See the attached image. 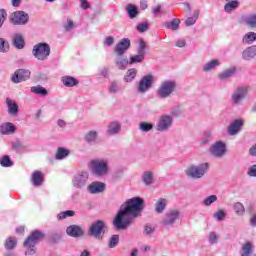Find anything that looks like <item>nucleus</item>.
I'll return each mask as SVG.
<instances>
[{
	"label": "nucleus",
	"mask_w": 256,
	"mask_h": 256,
	"mask_svg": "<svg viewBox=\"0 0 256 256\" xmlns=\"http://www.w3.org/2000/svg\"><path fill=\"white\" fill-rule=\"evenodd\" d=\"M131 46V42L129 38H123L120 42L115 46L114 52L117 56H124V54L129 50Z\"/></svg>",
	"instance_id": "obj_14"
},
{
	"label": "nucleus",
	"mask_w": 256,
	"mask_h": 256,
	"mask_svg": "<svg viewBox=\"0 0 256 256\" xmlns=\"http://www.w3.org/2000/svg\"><path fill=\"white\" fill-rule=\"evenodd\" d=\"M249 153H250V155L256 156V144L252 145V147H250Z\"/></svg>",
	"instance_id": "obj_64"
},
{
	"label": "nucleus",
	"mask_w": 256,
	"mask_h": 256,
	"mask_svg": "<svg viewBox=\"0 0 256 256\" xmlns=\"http://www.w3.org/2000/svg\"><path fill=\"white\" fill-rule=\"evenodd\" d=\"M142 181L145 185H153L154 179V172L153 171H144L142 175Z\"/></svg>",
	"instance_id": "obj_27"
},
{
	"label": "nucleus",
	"mask_w": 256,
	"mask_h": 256,
	"mask_svg": "<svg viewBox=\"0 0 256 256\" xmlns=\"http://www.w3.org/2000/svg\"><path fill=\"white\" fill-rule=\"evenodd\" d=\"M10 50V44L5 38H0V52L6 53Z\"/></svg>",
	"instance_id": "obj_45"
},
{
	"label": "nucleus",
	"mask_w": 256,
	"mask_h": 256,
	"mask_svg": "<svg viewBox=\"0 0 256 256\" xmlns=\"http://www.w3.org/2000/svg\"><path fill=\"white\" fill-rule=\"evenodd\" d=\"M70 155L69 149H66L65 147H58L57 153H56V159L61 160L65 159Z\"/></svg>",
	"instance_id": "obj_33"
},
{
	"label": "nucleus",
	"mask_w": 256,
	"mask_h": 256,
	"mask_svg": "<svg viewBox=\"0 0 256 256\" xmlns=\"http://www.w3.org/2000/svg\"><path fill=\"white\" fill-rule=\"evenodd\" d=\"M31 91L38 95H48V91L43 85H34L31 87Z\"/></svg>",
	"instance_id": "obj_39"
},
{
	"label": "nucleus",
	"mask_w": 256,
	"mask_h": 256,
	"mask_svg": "<svg viewBox=\"0 0 256 256\" xmlns=\"http://www.w3.org/2000/svg\"><path fill=\"white\" fill-rule=\"evenodd\" d=\"M137 75V70L135 68H131L130 70L127 71L124 80L125 81H133Z\"/></svg>",
	"instance_id": "obj_46"
},
{
	"label": "nucleus",
	"mask_w": 256,
	"mask_h": 256,
	"mask_svg": "<svg viewBox=\"0 0 256 256\" xmlns=\"http://www.w3.org/2000/svg\"><path fill=\"white\" fill-rule=\"evenodd\" d=\"M103 228H105L104 220H96V222H93L90 226L89 233L95 238H101Z\"/></svg>",
	"instance_id": "obj_13"
},
{
	"label": "nucleus",
	"mask_w": 256,
	"mask_h": 256,
	"mask_svg": "<svg viewBox=\"0 0 256 256\" xmlns=\"http://www.w3.org/2000/svg\"><path fill=\"white\" fill-rule=\"evenodd\" d=\"M32 54L34 58L43 62L45 60H48L51 54V48L49 44H46L45 42H40L33 47Z\"/></svg>",
	"instance_id": "obj_4"
},
{
	"label": "nucleus",
	"mask_w": 256,
	"mask_h": 256,
	"mask_svg": "<svg viewBox=\"0 0 256 256\" xmlns=\"http://www.w3.org/2000/svg\"><path fill=\"white\" fill-rule=\"evenodd\" d=\"M243 125H244L243 119H235L234 121H232V123H230L227 129L229 135H237V133L241 131Z\"/></svg>",
	"instance_id": "obj_18"
},
{
	"label": "nucleus",
	"mask_w": 256,
	"mask_h": 256,
	"mask_svg": "<svg viewBox=\"0 0 256 256\" xmlns=\"http://www.w3.org/2000/svg\"><path fill=\"white\" fill-rule=\"evenodd\" d=\"M97 135H98L97 131H89L85 135V140L87 141V143L93 144L96 142Z\"/></svg>",
	"instance_id": "obj_41"
},
{
	"label": "nucleus",
	"mask_w": 256,
	"mask_h": 256,
	"mask_svg": "<svg viewBox=\"0 0 256 256\" xmlns=\"http://www.w3.org/2000/svg\"><path fill=\"white\" fill-rule=\"evenodd\" d=\"M13 45L18 50H22L24 48L25 41H24V38H23L22 34H14V36H13Z\"/></svg>",
	"instance_id": "obj_26"
},
{
	"label": "nucleus",
	"mask_w": 256,
	"mask_h": 256,
	"mask_svg": "<svg viewBox=\"0 0 256 256\" xmlns=\"http://www.w3.org/2000/svg\"><path fill=\"white\" fill-rule=\"evenodd\" d=\"M210 153L214 157H224L227 153V145L224 143V141H216L215 143H212L210 147Z\"/></svg>",
	"instance_id": "obj_9"
},
{
	"label": "nucleus",
	"mask_w": 256,
	"mask_h": 256,
	"mask_svg": "<svg viewBox=\"0 0 256 256\" xmlns=\"http://www.w3.org/2000/svg\"><path fill=\"white\" fill-rule=\"evenodd\" d=\"M126 10L128 13L129 18H136L139 14V10L135 4H128L126 6Z\"/></svg>",
	"instance_id": "obj_30"
},
{
	"label": "nucleus",
	"mask_w": 256,
	"mask_h": 256,
	"mask_svg": "<svg viewBox=\"0 0 256 256\" xmlns=\"http://www.w3.org/2000/svg\"><path fill=\"white\" fill-rule=\"evenodd\" d=\"M167 199H158L155 205V211L156 213H163L167 207Z\"/></svg>",
	"instance_id": "obj_29"
},
{
	"label": "nucleus",
	"mask_w": 256,
	"mask_h": 256,
	"mask_svg": "<svg viewBox=\"0 0 256 256\" xmlns=\"http://www.w3.org/2000/svg\"><path fill=\"white\" fill-rule=\"evenodd\" d=\"M31 75L30 70H16L11 76L13 83H20L21 81H27Z\"/></svg>",
	"instance_id": "obj_16"
},
{
	"label": "nucleus",
	"mask_w": 256,
	"mask_h": 256,
	"mask_svg": "<svg viewBox=\"0 0 256 256\" xmlns=\"http://www.w3.org/2000/svg\"><path fill=\"white\" fill-rule=\"evenodd\" d=\"M105 189H106L105 183H101L100 181H94L93 183L88 185V191L91 194L103 193Z\"/></svg>",
	"instance_id": "obj_19"
},
{
	"label": "nucleus",
	"mask_w": 256,
	"mask_h": 256,
	"mask_svg": "<svg viewBox=\"0 0 256 256\" xmlns=\"http://www.w3.org/2000/svg\"><path fill=\"white\" fill-rule=\"evenodd\" d=\"M239 7V1L238 0H230V2H227L224 6L225 12H233Z\"/></svg>",
	"instance_id": "obj_34"
},
{
	"label": "nucleus",
	"mask_w": 256,
	"mask_h": 256,
	"mask_svg": "<svg viewBox=\"0 0 256 256\" xmlns=\"http://www.w3.org/2000/svg\"><path fill=\"white\" fill-rule=\"evenodd\" d=\"M15 131L16 125H14V123H11L10 121H7L0 125V133L2 135H11L12 133H15Z\"/></svg>",
	"instance_id": "obj_21"
},
{
	"label": "nucleus",
	"mask_w": 256,
	"mask_h": 256,
	"mask_svg": "<svg viewBox=\"0 0 256 256\" xmlns=\"http://www.w3.org/2000/svg\"><path fill=\"white\" fill-rule=\"evenodd\" d=\"M256 41V32H248L245 34L244 38H242V42L244 44H253Z\"/></svg>",
	"instance_id": "obj_37"
},
{
	"label": "nucleus",
	"mask_w": 256,
	"mask_h": 256,
	"mask_svg": "<svg viewBox=\"0 0 256 256\" xmlns=\"http://www.w3.org/2000/svg\"><path fill=\"white\" fill-rule=\"evenodd\" d=\"M75 210H63L57 214V219H67V217H74Z\"/></svg>",
	"instance_id": "obj_44"
},
{
	"label": "nucleus",
	"mask_w": 256,
	"mask_h": 256,
	"mask_svg": "<svg viewBox=\"0 0 256 256\" xmlns=\"http://www.w3.org/2000/svg\"><path fill=\"white\" fill-rule=\"evenodd\" d=\"M129 63V60H127V58H123V56H117L115 59V64L118 69H126Z\"/></svg>",
	"instance_id": "obj_31"
},
{
	"label": "nucleus",
	"mask_w": 256,
	"mask_h": 256,
	"mask_svg": "<svg viewBox=\"0 0 256 256\" xmlns=\"http://www.w3.org/2000/svg\"><path fill=\"white\" fill-rule=\"evenodd\" d=\"M119 131H121V123L119 121H111V123L108 124L107 132L110 135H115L119 133Z\"/></svg>",
	"instance_id": "obj_25"
},
{
	"label": "nucleus",
	"mask_w": 256,
	"mask_h": 256,
	"mask_svg": "<svg viewBox=\"0 0 256 256\" xmlns=\"http://www.w3.org/2000/svg\"><path fill=\"white\" fill-rule=\"evenodd\" d=\"M42 238H44V233L41 232V230H34L24 242V246L27 248L26 254H35V246L39 240H42Z\"/></svg>",
	"instance_id": "obj_2"
},
{
	"label": "nucleus",
	"mask_w": 256,
	"mask_h": 256,
	"mask_svg": "<svg viewBox=\"0 0 256 256\" xmlns=\"http://www.w3.org/2000/svg\"><path fill=\"white\" fill-rule=\"evenodd\" d=\"M255 250V244L251 240L244 242L240 248V256H252Z\"/></svg>",
	"instance_id": "obj_17"
},
{
	"label": "nucleus",
	"mask_w": 256,
	"mask_h": 256,
	"mask_svg": "<svg viewBox=\"0 0 256 256\" xmlns=\"http://www.w3.org/2000/svg\"><path fill=\"white\" fill-rule=\"evenodd\" d=\"M139 63H141L140 55H139V52H137L136 56H131V58L129 60V64H139Z\"/></svg>",
	"instance_id": "obj_59"
},
{
	"label": "nucleus",
	"mask_w": 256,
	"mask_h": 256,
	"mask_svg": "<svg viewBox=\"0 0 256 256\" xmlns=\"http://www.w3.org/2000/svg\"><path fill=\"white\" fill-rule=\"evenodd\" d=\"M154 125L153 123H147L145 121H143L142 123H140V129L141 131H145V132H148V131H151V129H153Z\"/></svg>",
	"instance_id": "obj_54"
},
{
	"label": "nucleus",
	"mask_w": 256,
	"mask_h": 256,
	"mask_svg": "<svg viewBox=\"0 0 256 256\" xmlns=\"http://www.w3.org/2000/svg\"><path fill=\"white\" fill-rule=\"evenodd\" d=\"M7 16L8 14L6 10H0V28H2L3 24L5 23Z\"/></svg>",
	"instance_id": "obj_56"
},
{
	"label": "nucleus",
	"mask_w": 256,
	"mask_h": 256,
	"mask_svg": "<svg viewBox=\"0 0 256 256\" xmlns=\"http://www.w3.org/2000/svg\"><path fill=\"white\" fill-rule=\"evenodd\" d=\"M198 17H199V11L195 10L194 16H191L190 18H187L186 26H193V24L196 23V20H197Z\"/></svg>",
	"instance_id": "obj_50"
},
{
	"label": "nucleus",
	"mask_w": 256,
	"mask_h": 256,
	"mask_svg": "<svg viewBox=\"0 0 256 256\" xmlns=\"http://www.w3.org/2000/svg\"><path fill=\"white\" fill-rule=\"evenodd\" d=\"M227 217V212L224 209H219L213 214V219L221 223V221H225Z\"/></svg>",
	"instance_id": "obj_32"
},
{
	"label": "nucleus",
	"mask_w": 256,
	"mask_h": 256,
	"mask_svg": "<svg viewBox=\"0 0 256 256\" xmlns=\"http://www.w3.org/2000/svg\"><path fill=\"white\" fill-rule=\"evenodd\" d=\"M137 30L138 32H147V30H149L148 22H142L141 24H138Z\"/></svg>",
	"instance_id": "obj_55"
},
{
	"label": "nucleus",
	"mask_w": 256,
	"mask_h": 256,
	"mask_svg": "<svg viewBox=\"0 0 256 256\" xmlns=\"http://www.w3.org/2000/svg\"><path fill=\"white\" fill-rule=\"evenodd\" d=\"M247 175H249V177H256V165L248 167Z\"/></svg>",
	"instance_id": "obj_57"
},
{
	"label": "nucleus",
	"mask_w": 256,
	"mask_h": 256,
	"mask_svg": "<svg viewBox=\"0 0 256 256\" xmlns=\"http://www.w3.org/2000/svg\"><path fill=\"white\" fill-rule=\"evenodd\" d=\"M209 171V163H201V165H191L186 170L187 177L192 179H201Z\"/></svg>",
	"instance_id": "obj_7"
},
{
	"label": "nucleus",
	"mask_w": 256,
	"mask_h": 256,
	"mask_svg": "<svg viewBox=\"0 0 256 256\" xmlns=\"http://www.w3.org/2000/svg\"><path fill=\"white\" fill-rule=\"evenodd\" d=\"M256 56V46H250L249 48H246L244 50L242 57L244 60H252V58H255Z\"/></svg>",
	"instance_id": "obj_28"
},
{
	"label": "nucleus",
	"mask_w": 256,
	"mask_h": 256,
	"mask_svg": "<svg viewBox=\"0 0 256 256\" xmlns=\"http://www.w3.org/2000/svg\"><path fill=\"white\" fill-rule=\"evenodd\" d=\"M108 89L110 93H118V91H120V85L117 83V81H111Z\"/></svg>",
	"instance_id": "obj_53"
},
{
	"label": "nucleus",
	"mask_w": 256,
	"mask_h": 256,
	"mask_svg": "<svg viewBox=\"0 0 256 256\" xmlns=\"http://www.w3.org/2000/svg\"><path fill=\"white\" fill-rule=\"evenodd\" d=\"M144 209V201L141 197H133L128 199L123 205H121L116 216L113 219L114 227L117 230H124L134 219H137L141 215V211Z\"/></svg>",
	"instance_id": "obj_1"
},
{
	"label": "nucleus",
	"mask_w": 256,
	"mask_h": 256,
	"mask_svg": "<svg viewBox=\"0 0 256 256\" xmlns=\"http://www.w3.org/2000/svg\"><path fill=\"white\" fill-rule=\"evenodd\" d=\"M233 209H234L236 215H239V217H243V215H245L246 209H245L243 203H234Z\"/></svg>",
	"instance_id": "obj_40"
},
{
	"label": "nucleus",
	"mask_w": 256,
	"mask_h": 256,
	"mask_svg": "<svg viewBox=\"0 0 256 256\" xmlns=\"http://www.w3.org/2000/svg\"><path fill=\"white\" fill-rule=\"evenodd\" d=\"M6 104L8 107V113L10 115H18L19 105H18L17 101H15L14 99H11V97H7Z\"/></svg>",
	"instance_id": "obj_22"
},
{
	"label": "nucleus",
	"mask_w": 256,
	"mask_h": 256,
	"mask_svg": "<svg viewBox=\"0 0 256 256\" xmlns=\"http://www.w3.org/2000/svg\"><path fill=\"white\" fill-rule=\"evenodd\" d=\"M246 25L250 28H256V14H250L245 18Z\"/></svg>",
	"instance_id": "obj_42"
},
{
	"label": "nucleus",
	"mask_w": 256,
	"mask_h": 256,
	"mask_svg": "<svg viewBox=\"0 0 256 256\" xmlns=\"http://www.w3.org/2000/svg\"><path fill=\"white\" fill-rule=\"evenodd\" d=\"M118 243H119V234H113L109 239L108 246L110 248H115V246H117Z\"/></svg>",
	"instance_id": "obj_49"
},
{
	"label": "nucleus",
	"mask_w": 256,
	"mask_h": 256,
	"mask_svg": "<svg viewBox=\"0 0 256 256\" xmlns=\"http://www.w3.org/2000/svg\"><path fill=\"white\" fill-rule=\"evenodd\" d=\"M62 81L67 87H73L79 83V81L76 80V78H73V76H63Z\"/></svg>",
	"instance_id": "obj_36"
},
{
	"label": "nucleus",
	"mask_w": 256,
	"mask_h": 256,
	"mask_svg": "<svg viewBox=\"0 0 256 256\" xmlns=\"http://www.w3.org/2000/svg\"><path fill=\"white\" fill-rule=\"evenodd\" d=\"M176 87L177 83L174 80L162 81L157 89V96L160 97V99H166L167 97H170V95H172Z\"/></svg>",
	"instance_id": "obj_3"
},
{
	"label": "nucleus",
	"mask_w": 256,
	"mask_h": 256,
	"mask_svg": "<svg viewBox=\"0 0 256 256\" xmlns=\"http://www.w3.org/2000/svg\"><path fill=\"white\" fill-rule=\"evenodd\" d=\"M217 202V195H210L209 197H206V199L203 200V205L206 207H210L213 205V203Z\"/></svg>",
	"instance_id": "obj_47"
},
{
	"label": "nucleus",
	"mask_w": 256,
	"mask_h": 256,
	"mask_svg": "<svg viewBox=\"0 0 256 256\" xmlns=\"http://www.w3.org/2000/svg\"><path fill=\"white\" fill-rule=\"evenodd\" d=\"M90 167L92 173L97 177H103L107 175L109 171L108 161H105V159H94L91 161Z\"/></svg>",
	"instance_id": "obj_6"
},
{
	"label": "nucleus",
	"mask_w": 256,
	"mask_h": 256,
	"mask_svg": "<svg viewBox=\"0 0 256 256\" xmlns=\"http://www.w3.org/2000/svg\"><path fill=\"white\" fill-rule=\"evenodd\" d=\"M181 212L180 210H168V212L165 213V216L162 220V225L165 226H171L180 219Z\"/></svg>",
	"instance_id": "obj_12"
},
{
	"label": "nucleus",
	"mask_w": 256,
	"mask_h": 256,
	"mask_svg": "<svg viewBox=\"0 0 256 256\" xmlns=\"http://www.w3.org/2000/svg\"><path fill=\"white\" fill-rule=\"evenodd\" d=\"M236 73V68H228V70H224V72H221L219 74L220 79H229V77H232Z\"/></svg>",
	"instance_id": "obj_43"
},
{
	"label": "nucleus",
	"mask_w": 256,
	"mask_h": 256,
	"mask_svg": "<svg viewBox=\"0 0 256 256\" xmlns=\"http://www.w3.org/2000/svg\"><path fill=\"white\" fill-rule=\"evenodd\" d=\"M173 125L172 115H160L156 129L157 131H168Z\"/></svg>",
	"instance_id": "obj_10"
},
{
	"label": "nucleus",
	"mask_w": 256,
	"mask_h": 256,
	"mask_svg": "<svg viewBox=\"0 0 256 256\" xmlns=\"http://www.w3.org/2000/svg\"><path fill=\"white\" fill-rule=\"evenodd\" d=\"M147 48H148L147 42H145V40H143V38H140L139 45L137 48L140 63L143 62V60H145V56L147 54Z\"/></svg>",
	"instance_id": "obj_23"
},
{
	"label": "nucleus",
	"mask_w": 256,
	"mask_h": 256,
	"mask_svg": "<svg viewBox=\"0 0 256 256\" xmlns=\"http://www.w3.org/2000/svg\"><path fill=\"white\" fill-rule=\"evenodd\" d=\"M81 7L84 10H87L88 8H90V4H89V2H87V0H81Z\"/></svg>",
	"instance_id": "obj_62"
},
{
	"label": "nucleus",
	"mask_w": 256,
	"mask_h": 256,
	"mask_svg": "<svg viewBox=\"0 0 256 256\" xmlns=\"http://www.w3.org/2000/svg\"><path fill=\"white\" fill-rule=\"evenodd\" d=\"M31 181L34 187H40L44 183L43 173L41 171H34V173H32Z\"/></svg>",
	"instance_id": "obj_24"
},
{
	"label": "nucleus",
	"mask_w": 256,
	"mask_h": 256,
	"mask_svg": "<svg viewBox=\"0 0 256 256\" xmlns=\"http://www.w3.org/2000/svg\"><path fill=\"white\" fill-rule=\"evenodd\" d=\"M108 73V68H102V70H100V75H103V77H107Z\"/></svg>",
	"instance_id": "obj_63"
},
{
	"label": "nucleus",
	"mask_w": 256,
	"mask_h": 256,
	"mask_svg": "<svg viewBox=\"0 0 256 256\" xmlns=\"http://www.w3.org/2000/svg\"><path fill=\"white\" fill-rule=\"evenodd\" d=\"M249 93L248 85H239L232 91L230 102L232 105H241Z\"/></svg>",
	"instance_id": "obj_5"
},
{
	"label": "nucleus",
	"mask_w": 256,
	"mask_h": 256,
	"mask_svg": "<svg viewBox=\"0 0 256 256\" xmlns=\"http://www.w3.org/2000/svg\"><path fill=\"white\" fill-rule=\"evenodd\" d=\"M153 83H154V76H151V74H148V76H143L141 78L138 85L136 86V89L138 93H146V91H149V89L152 87Z\"/></svg>",
	"instance_id": "obj_11"
},
{
	"label": "nucleus",
	"mask_w": 256,
	"mask_h": 256,
	"mask_svg": "<svg viewBox=\"0 0 256 256\" xmlns=\"http://www.w3.org/2000/svg\"><path fill=\"white\" fill-rule=\"evenodd\" d=\"M114 42H115V38L113 36H107L104 40V45L113 46Z\"/></svg>",
	"instance_id": "obj_58"
},
{
	"label": "nucleus",
	"mask_w": 256,
	"mask_h": 256,
	"mask_svg": "<svg viewBox=\"0 0 256 256\" xmlns=\"http://www.w3.org/2000/svg\"><path fill=\"white\" fill-rule=\"evenodd\" d=\"M10 21L15 26H23L29 22V14L23 11L13 12L10 16Z\"/></svg>",
	"instance_id": "obj_8"
},
{
	"label": "nucleus",
	"mask_w": 256,
	"mask_h": 256,
	"mask_svg": "<svg viewBox=\"0 0 256 256\" xmlns=\"http://www.w3.org/2000/svg\"><path fill=\"white\" fill-rule=\"evenodd\" d=\"M88 179L89 173H87V171H83L82 173H78L77 175H75L73 179V185L78 189H82L83 187H85Z\"/></svg>",
	"instance_id": "obj_15"
},
{
	"label": "nucleus",
	"mask_w": 256,
	"mask_h": 256,
	"mask_svg": "<svg viewBox=\"0 0 256 256\" xmlns=\"http://www.w3.org/2000/svg\"><path fill=\"white\" fill-rule=\"evenodd\" d=\"M63 27L66 30V32H71V30L75 28V24L72 18H67V21L63 24Z\"/></svg>",
	"instance_id": "obj_52"
},
{
	"label": "nucleus",
	"mask_w": 256,
	"mask_h": 256,
	"mask_svg": "<svg viewBox=\"0 0 256 256\" xmlns=\"http://www.w3.org/2000/svg\"><path fill=\"white\" fill-rule=\"evenodd\" d=\"M15 246H17L16 236H9V238H7V240L5 241V248L7 250H12L13 248H15Z\"/></svg>",
	"instance_id": "obj_38"
},
{
	"label": "nucleus",
	"mask_w": 256,
	"mask_h": 256,
	"mask_svg": "<svg viewBox=\"0 0 256 256\" xmlns=\"http://www.w3.org/2000/svg\"><path fill=\"white\" fill-rule=\"evenodd\" d=\"M66 233L69 236L78 238L79 236H82V234H84V230L83 228H81V226H78L77 224H71L66 228Z\"/></svg>",
	"instance_id": "obj_20"
},
{
	"label": "nucleus",
	"mask_w": 256,
	"mask_h": 256,
	"mask_svg": "<svg viewBox=\"0 0 256 256\" xmlns=\"http://www.w3.org/2000/svg\"><path fill=\"white\" fill-rule=\"evenodd\" d=\"M221 66L220 60H211L210 62H206L203 66V71H212L215 67Z\"/></svg>",
	"instance_id": "obj_35"
},
{
	"label": "nucleus",
	"mask_w": 256,
	"mask_h": 256,
	"mask_svg": "<svg viewBox=\"0 0 256 256\" xmlns=\"http://www.w3.org/2000/svg\"><path fill=\"white\" fill-rule=\"evenodd\" d=\"M144 232L145 234H152L154 232V228L151 224H146L144 226Z\"/></svg>",
	"instance_id": "obj_61"
},
{
	"label": "nucleus",
	"mask_w": 256,
	"mask_h": 256,
	"mask_svg": "<svg viewBox=\"0 0 256 256\" xmlns=\"http://www.w3.org/2000/svg\"><path fill=\"white\" fill-rule=\"evenodd\" d=\"M218 238L219 237L217 236L216 232H210V234H209V242L211 244H215L217 242Z\"/></svg>",
	"instance_id": "obj_60"
},
{
	"label": "nucleus",
	"mask_w": 256,
	"mask_h": 256,
	"mask_svg": "<svg viewBox=\"0 0 256 256\" xmlns=\"http://www.w3.org/2000/svg\"><path fill=\"white\" fill-rule=\"evenodd\" d=\"M180 25V20L179 19H174L172 22H166V27L170 28L171 30H178Z\"/></svg>",
	"instance_id": "obj_51"
},
{
	"label": "nucleus",
	"mask_w": 256,
	"mask_h": 256,
	"mask_svg": "<svg viewBox=\"0 0 256 256\" xmlns=\"http://www.w3.org/2000/svg\"><path fill=\"white\" fill-rule=\"evenodd\" d=\"M0 164L2 167H12L13 165L9 155H4V157L0 159Z\"/></svg>",
	"instance_id": "obj_48"
}]
</instances>
